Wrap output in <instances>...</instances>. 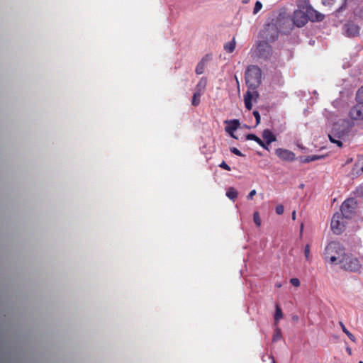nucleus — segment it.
Wrapping results in <instances>:
<instances>
[{"label":"nucleus","instance_id":"79ce46f5","mask_svg":"<svg viewBox=\"0 0 363 363\" xmlns=\"http://www.w3.org/2000/svg\"><path fill=\"white\" fill-rule=\"evenodd\" d=\"M291 218L293 220L296 219V211H294L291 214Z\"/></svg>","mask_w":363,"mask_h":363},{"label":"nucleus","instance_id":"423d86ee","mask_svg":"<svg viewBox=\"0 0 363 363\" xmlns=\"http://www.w3.org/2000/svg\"><path fill=\"white\" fill-rule=\"evenodd\" d=\"M357 207V200L354 198H349L342 203L340 214L344 216L345 219H351L355 214Z\"/></svg>","mask_w":363,"mask_h":363},{"label":"nucleus","instance_id":"9b49d317","mask_svg":"<svg viewBox=\"0 0 363 363\" xmlns=\"http://www.w3.org/2000/svg\"><path fill=\"white\" fill-rule=\"evenodd\" d=\"M257 53L259 56L264 59L270 57L272 52V47L268 44L267 41L261 42L257 45Z\"/></svg>","mask_w":363,"mask_h":363},{"label":"nucleus","instance_id":"4468645a","mask_svg":"<svg viewBox=\"0 0 363 363\" xmlns=\"http://www.w3.org/2000/svg\"><path fill=\"white\" fill-rule=\"evenodd\" d=\"M363 173V155H358L351 171L352 177H358Z\"/></svg>","mask_w":363,"mask_h":363},{"label":"nucleus","instance_id":"a211bd4d","mask_svg":"<svg viewBox=\"0 0 363 363\" xmlns=\"http://www.w3.org/2000/svg\"><path fill=\"white\" fill-rule=\"evenodd\" d=\"M252 97H253L252 93L249 91H247L246 94L244 95L245 106V108L249 111L251 110L252 108Z\"/></svg>","mask_w":363,"mask_h":363},{"label":"nucleus","instance_id":"dca6fc26","mask_svg":"<svg viewBox=\"0 0 363 363\" xmlns=\"http://www.w3.org/2000/svg\"><path fill=\"white\" fill-rule=\"evenodd\" d=\"M262 135L263 139L265 140L264 143L267 146L277 140L275 135L269 129L264 130Z\"/></svg>","mask_w":363,"mask_h":363},{"label":"nucleus","instance_id":"f03ea898","mask_svg":"<svg viewBox=\"0 0 363 363\" xmlns=\"http://www.w3.org/2000/svg\"><path fill=\"white\" fill-rule=\"evenodd\" d=\"M345 255V249L339 242L332 241L325 247L323 254L326 262L337 264Z\"/></svg>","mask_w":363,"mask_h":363},{"label":"nucleus","instance_id":"2eb2a0df","mask_svg":"<svg viewBox=\"0 0 363 363\" xmlns=\"http://www.w3.org/2000/svg\"><path fill=\"white\" fill-rule=\"evenodd\" d=\"M228 123V125L225 127V131L229 133L233 138H235L233 135V131L237 130L240 126V122L238 120L234 119L229 121H225Z\"/></svg>","mask_w":363,"mask_h":363},{"label":"nucleus","instance_id":"ea45409f","mask_svg":"<svg viewBox=\"0 0 363 363\" xmlns=\"http://www.w3.org/2000/svg\"><path fill=\"white\" fill-rule=\"evenodd\" d=\"M345 6H340L337 9H336V12H340L342 11L343 9H345Z\"/></svg>","mask_w":363,"mask_h":363},{"label":"nucleus","instance_id":"58836bf2","mask_svg":"<svg viewBox=\"0 0 363 363\" xmlns=\"http://www.w3.org/2000/svg\"><path fill=\"white\" fill-rule=\"evenodd\" d=\"M256 193L257 192L255 189L252 190L247 195V199H252L253 196L256 194Z\"/></svg>","mask_w":363,"mask_h":363},{"label":"nucleus","instance_id":"a878e982","mask_svg":"<svg viewBox=\"0 0 363 363\" xmlns=\"http://www.w3.org/2000/svg\"><path fill=\"white\" fill-rule=\"evenodd\" d=\"M283 317V313L281 308L279 305L276 306V311L274 315V319L276 321H279Z\"/></svg>","mask_w":363,"mask_h":363},{"label":"nucleus","instance_id":"f704fd0d","mask_svg":"<svg viewBox=\"0 0 363 363\" xmlns=\"http://www.w3.org/2000/svg\"><path fill=\"white\" fill-rule=\"evenodd\" d=\"M219 167L223 169H225L227 171H230L231 168L225 162L223 161L220 164Z\"/></svg>","mask_w":363,"mask_h":363},{"label":"nucleus","instance_id":"f3484780","mask_svg":"<svg viewBox=\"0 0 363 363\" xmlns=\"http://www.w3.org/2000/svg\"><path fill=\"white\" fill-rule=\"evenodd\" d=\"M246 139L249 140H254L256 143H257L262 147L264 148L265 150H269V147L267 145L263 142L259 137H257L256 135L250 133L246 135Z\"/></svg>","mask_w":363,"mask_h":363},{"label":"nucleus","instance_id":"37998d69","mask_svg":"<svg viewBox=\"0 0 363 363\" xmlns=\"http://www.w3.org/2000/svg\"><path fill=\"white\" fill-rule=\"evenodd\" d=\"M303 230V224L302 223L301 225V230H300V236L301 237L302 236Z\"/></svg>","mask_w":363,"mask_h":363},{"label":"nucleus","instance_id":"7c9ffc66","mask_svg":"<svg viewBox=\"0 0 363 363\" xmlns=\"http://www.w3.org/2000/svg\"><path fill=\"white\" fill-rule=\"evenodd\" d=\"M304 255L307 260L310 259V245H306L304 249Z\"/></svg>","mask_w":363,"mask_h":363},{"label":"nucleus","instance_id":"412c9836","mask_svg":"<svg viewBox=\"0 0 363 363\" xmlns=\"http://www.w3.org/2000/svg\"><path fill=\"white\" fill-rule=\"evenodd\" d=\"M235 38H233L230 42H228L226 44H225L224 49L227 52L232 53L235 48Z\"/></svg>","mask_w":363,"mask_h":363},{"label":"nucleus","instance_id":"6ab92c4d","mask_svg":"<svg viewBox=\"0 0 363 363\" xmlns=\"http://www.w3.org/2000/svg\"><path fill=\"white\" fill-rule=\"evenodd\" d=\"M207 86V79L202 77L196 86V91L203 94Z\"/></svg>","mask_w":363,"mask_h":363},{"label":"nucleus","instance_id":"09e8293b","mask_svg":"<svg viewBox=\"0 0 363 363\" xmlns=\"http://www.w3.org/2000/svg\"><path fill=\"white\" fill-rule=\"evenodd\" d=\"M359 363H363V362L360 361Z\"/></svg>","mask_w":363,"mask_h":363},{"label":"nucleus","instance_id":"a18cd8bd","mask_svg":"<svg viewBox=\"0 0 363 363\" xmlns=\"http://www.w3.org/2000/svg\"><path fill=\"white\" fill-rule=\"evenodd\" d=\"M272 363H276V362H275V360H274L273 357H272Z\"/></svg>","mask_w":363,"mask_h":363},{"label":"nucleus","instance_id":"49530a36","mask_svg":"<svg viewBox=\"0 0 363 363\" xmlns=\"http://www.w3.org/2000/svg\"><path fill=\"white\" fill-rule=\"evenodd\" d=\"M352 159L351 158L350 160H348V161H347V163H348V162H352Z\"/></svg>","mask_w":363,"mask_h":363},{"label":"nucleus","instance_id":"2f4dec72","mask_svg":"<svg viewBox=\"0 0 363 363\" xmlns=\"http://www.w3.org/2000/svg\"><path fill=\"white\" fill-rule=\"evenodd\" d=\"M252 113L256 120V125L259 124L260 121H261V117H260L259 113L257 111H254Z\"/></svg>","mask_w":363,"mask_h":363},{"label":"nucleus","instance_id":"f257e3e1","mask_svg":"<svg viewBox=\"0 0 363 363\" xmlns=\"http://www.w3.org/2000/svg\"><path fill=\"white\" fill-rule=\"evenodd\" d=\"M353 125V123L348 120H342L334 123L330 133L328 134L329 140L338 147H342V141L347 140Z\"/></svg>","mask_w":363,"mask_h":363},{"label":"nucleus","instance_id":"f8f14e48","mask_svg":"<svg viewBox=\"0 0 363 363\" xmlns=\"http://www.w3.org/2000/svg\"><path fill=\"white\" fill-rule=\"evenodd\" d=\"M275 153L283 161L292 162L296 159L295 154L289 150L277 148L275 150Z\"/></svg>","mask_w":363,"mask_h":363},{"label":"nucleus","instance_id":"c9c22d12","mask_svg":"<svg viewBox=\"0 0 363 363\" xmlns=\"http://www.w3.org/2000/svg\"><path fill=\"white\" fill-rule=\"evenodd\" d=\"M284 208L283 205H278L276 207V213L278 215L283 214L284 213Z\"/></svg>","mask_w":363,"mask_h":363},{"label":"nucleus","instance_id":"4c0bfd02","mask_svg":"<svg viewBox=\"0 0 363 363\" xmlns=\"http://www.w3.org/2000/svg\"><path fill=\"white\" fill-rule=\"evenodd\" d=\"M335 2V0H322L323 5L332 6Z\"/></svg>","mask_w":363,"mask_h":363},{"label":"nucleus","instance_id":"c85d7f7f","mask_svg":"<svg viewBox=\"0 0 363 363\" xmlns=\"http://www.w3.org/2000/svg\"><path fill=\"white\" fill-rule=\"evenodd\" d=\"M262 8V4L260 1H257L256 3H255V7H254V9H253V13L254 14H256Z\"/></svg>","mask_w":363,"mask_h":363},{"label":"nucleus","instance_id":"ddd939ff","mask_svg":"<svg viewBox=\"0 0 363 363\" xmlns=\"http://www.w3.org/2000/svg\"><path fill=\"white\" fill-rule=\"evenodd\" d=\"M343 30L347 37H354L359 33V27L354 23H347L344 25Z\"/></svg>","mask_w":363,"mask_h":363},{"label":"nucleus","instance_id":"20e7f679","mask_svg":"<svg viewBox=\"0 0 363 363\" xmlns=\"http://www.w3.org/2000/svg\"><path fill=\"white\" fill-rule=\"evenodd\" d=\"M245 82L249 89H256L261 83L262 71L257 65H250L245 71Z\"/></svg>","mask_w":363,"mask_h":363},{"label":"nucleus","instance_id":"7ed1b4c3","mask_svg":"<svg viewBox=\"0 0 363 363\" xmlns=\"http://www.w3.org/2000/svg\"><path fill=\"white\" fill-rule=\"evenodd\" d=\"M292 22L297 27L303 26L308 20L312 21H318V12L311 8V11L308 12L306 9H299L294 13Z\"/></svg>","mask_w":363,"mask_h":363},{"label":"nucleus","instance_id":"6e6552de","mask_svg":"<svg viewBox=\"0 0 363 363\" xmlns=\"http://www.w3.org/2000/svg\"><path fill=\"white\" fill-rule=\"evenodd\" d=\"M279 33L277 24L274 23V20H272L262 30V37L267 42H274L277 39Z\"/></svg>","mask_w":363,"mask_h":363},{"label":"nucleus","instance_id":"c756f323","mask_svg":"<svg viewBox=\"0 0 363 363\" xmlns=\"http://www.w3.org/2000/svg\"><path fill=\"white\" fill-rule=\"evenodd\" d=\"M281 337V331L279 330H277L275 333L273 335V338H272V340L274 342H276L278 340H279L280 338Z\"/></svg>","mask_w":363,"mask_h":363},{"label":"nucleus","instance_id":"9d476101","mask_svg":"<svg viewBox=\"0 0 363 363\" xmlns=\"http://www.w3.org/2000/svg\"><path fill=\"white\" fill-rule=\"evenodd\" d=\"M349 116L353 121H363V104L357 102L356 105L351 108Z\"/></svg>","mask_w":363,"mask_h":363},{"label":"nucleus","instance_id":"393cba45","mask_svg":"<svg viewBox=\"0 0 363 363\" xmlns=\"http://www.w3.org/2000/svg\"><path fill=\"white\" fill-rule=\"evenodd\" d=\"M341 328L342 329V331L348 336V337L352 341L355 342L356 338L354 335H352L344 325L342 323H340Z\"/></svg>","mask_w":363,"mask_h":363},{"label":"nucleus","instance_id":"bb28decb","mask_svg":"<svg viewBox=\"0 0 363 363\" xmlns=\"http://www.w3.org/2000/svg\"><path fill=\"white\" fill-rule=\"evenodd\" d=\"M253 220H254L255 225L257 227H260L261 226L262 221H261L260 216H259V213L258 211H255L254 213V214H253Z\"/></svg>","mask_w":363,"mask_h":363},{"label":"nucleus","instance_id":"b1692460","mask_svg":"<svg viewBox=\"0 0 363 363\" xmlns=\"http://www.w3.org/2000/svg\"><path fill=\"white\" fill-rule=\"evenodd\" d=\"M355 99L357 102L360 103V104H363V86L359 88L356 93Z\"/></svg>","mask_w":363,"mask_h":363},{"label":"nucleus","instance_id":"4be33fe9","mask_svg":"<svg viewBox=\"0 0 363 363\" xmlns=\"http://www.w3.org/2000/svg\"><path fill=\"white\" fill-rule=\"evenodd\" d=\"M201 95H202L201 93L197 92L195 91V92L193 94L192 100H191L192 106H198L200 104Z\"/></svg>","mask_w":363,"mask_h":363},{"label":"nucleus","instance_id":"39448f33","mask_svg":"<svg viewBox=\"0 0 363 363\" xmlns=\"http://www.w3.org/2000/svg\"><path fill=\"white\" fill-rule=\"evenodd\" d=\"M339 264H340L342 269L352 272L359 271L362 267L360 262L357 257H354L352 255L346 253Z\"/></svg>","mask_w":363,"mask_h":363},{"label":"nucleus","instance_id":"cd10ccee","mask_svg":"<svg viewBox=\"0 0 363 363\" xmlns=\"http://www.w3.org/2000/svg\"><path fill=\"white\" fill-rule=\"evenodd\" d=\"M204 63L201 61L200 62L196 67V69H195V72L197 74H203V71H204Z\"/></svg>","mask_w":363,"mask_h":363},{"label":"nucleus","instance_id":"de8ad7c7","mask_svg":"<svg viewBox=\"0 0 363 363\" xmlns=\"http://www.w3.org/2000/svg\"><path fill=\"white\" fill-rule=\"evenodd\" d=\"M322 157H323L319 155L318 158L320 159Z\"/></svg>","mask_w":363,"mask_h":363},{"label":"nucleus","instance_id":"0eeeda50","mask_svg":"<svg viewBox=\"0 0 363 363\" xmlns=\"http://www.w3.org/2000/svg\"><path fill=\"white\" fill-rule=\"evenodd\" d=\"M274 23L277 24L280 33L287 34L294 28L291 18L285 15L279 14L276 19H273Z\"/></svg>","mask_w":363,"mask_h":363},{"label":"nucleus","instance_id":"5701e85b","mask_svg":"<svg viewBox=\"0 0 363 363\" xmlns=\"http://www.w3.org/2000/svg\"><path fill=\"white\" fill-rule=\"evenodd\" d=\"M238 193L233 187H229L226 191V196L231 200H235L238 197Z\"/></svg>","mask_w":363,"mask_h":363},{"label":"nucleus","instance_id":"aec40b11","mask_svg":"<svg viewBox=\"0 0 363 363\" xmlns=\"http://www.w3.org/2000/svg\"><path fill=\"white\" fill-rule=\"evenodd\" d=\"M309 0H297V6L299 9H306L308 12L311 11V7L308 5Z\"/></svg>","mask_w":363,"mask_h":363},{"label":"nucleus","instance_id":"1a4fd4ad","mask_svg":"<svg viewBox=\"0 0 363 363\" xmlns=\"http://www.w3.org/2000/svg\"><path fill=\"white\" fill-rule=\"evenodd\" d=\"M345 218L342 216L340 213H335L331 220V229L335 234H341L345 228V224L344 222Z\"/></svg>","mask_w":363,"mask_h":363},{"label":"nucleus","instance_id":"473e14b6","mask_svg":"<svg viewBox=\"0 0 363 363\" xmlns=\"http://www.w3.org/2000/svg\"><path fill=\"white\" fill-rule=\"evenodd\" d=\"M290 283L296 287H298L301 284L300 281L298 278H292L290 280Z\"/></svg>","mask_w":363,"mask_h":363},{"label":"nucleus","instance_id":"e433bc0d","mask_svg":"<svg viewBox=\"0 0 363 363\" xmlns=\"http://www.w3.org/2000/svg\"><path fill=\"white\" fill-rule=\"evenodd\" d=\"M318 159V156L314 155L312 157H308L305 158L303 160H302L303 162H309L311 161H313Z\"/></svg>","mask_w":363,"mask_h":363},{"label":"nucleus","instance_id":"c03bdc74","mask_svg":"<svg viewBox=\"0 0 363 363\" xmlns=\"http://www.w3.org/2000/svg\"><path fill=\"white\" fill-rule=\"evenodd\" d=\"M347 352H349V354H351V349L347 348Z\"/></svg>","mask_w":363,"mask_h":363},{"label":"nucleus","instance_id":"72a5a7b5","mask_svg":"<svg viewBox=\"0 0 363 363\" xmlns=\"http://www.w3.org/2000/svg\"><path fill=\"white\" fill-rule=\"evenodd\" d=\"M230 152L237 156H243V154L236 147H230Z\"/></svg>","mask_w":363,"mask_h":363},{"label":"nucleus","instance_id":"a19ab883","mask_svg":"<svg viewBox=\"0 0 363 363\" xmlns=\"http://www.w3.org/2000/svg\"><path fill=\"white\" fill-rule=\"evenodd\" d=\"M324 16H325L323 14L319 13V22L323 20Z\"/></svg>","mask_w":363,"mask_h":363}]
</instances>
